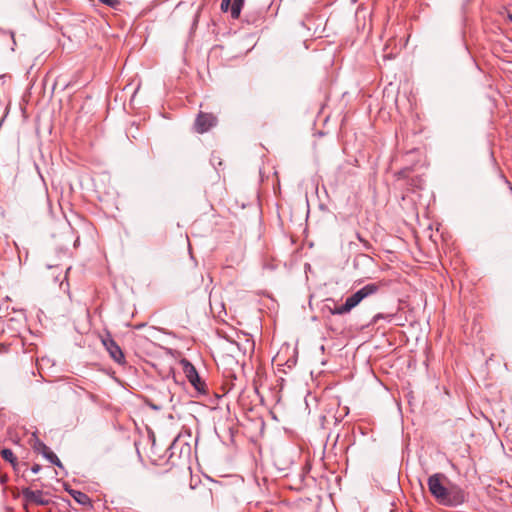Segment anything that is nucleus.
I'll use <instances>...</instances> for the list:
<instances>
[{"instance_id": "f257e3e1", "label": "nucleus", "mask_w": 512, "mask_h": 512, "mask_svg": "<svg viewBox=\"0 0 512 512\" xmlns=\"http://www.w3.org/2000/svg\"><path fill=\"white\" fill-rule=\"evenodd\" d=\"M427 485L431 495L443 506L457 507L466 502L465 491L459 485L450 482L442 473L431 475Z\"/></svg>"}, {"instance_id": "f03ea898", "label": "nucleus", "mask_w": 512, "mask_h": 512, "mask_svg": "<svg viewBox=\"0 0 512 512\" xmlns=\"http://www.w3.org/2000/svg\"><path fill=\"white\" fill-rule=\"evenodd\" d=\"M180 364L183 368V372L190 382V384L200 393L206 394L207 386L206 383L200 378L195 366L187 359H182Z\"/></svg>"}, {"instance_id": "7ed1b4c3", "label": "nucleus", "mask_w": 512, "mask_h": 512, "mask_svg": "<svg viewBox=\"0 0 512 512\" xmlns=\"http://www.w3.org/2000/svg\"><path fill=\"white\" fill-rule=\"evenodd\" d=\"M380 284L378 283H369L357 290L355 293L346 298V302L351 309L355 308L358 304H360L365 298L376 294L379 291Z\"/></svg>"}, {"instance_id": "20e7f679", "label": "nucleus", "mask_w": 512, "mask_h": 512, "mask_svg": "<svg viewBox=\"0 0 512 512\" xmlns=\"http://www.w3.org/2000/svg\"><path fill=\"white\" fill-rule=\"evenodd\" d=\"M21 494L24 501V507L27 508L29 504H35V505H41L46 506L51 501L49 499H45L43 497V491L42 490H32L29 487L22 488Z\"/></svg>"}, {"instance_id": "39448f33", "label": "nucleus", "mask_w": 512, "mask_h": 512, "mask_svg": "<svg viewBox=\"0 0 512 512\" xmlns=\"http://www.w3.org/2000/svg\"><path fill=\"white\" fill-rule=\"evenodd\" d=\"M102 344L106 348V350L109 353L110 357L115 362H117L118 364H124L125 363V356L123 354L122 349L114 341V339L111 337L110 334H107L105 337L102 338Z\"/></svg>"}, {"instance_id": "423d86ee", "label": "nucleus", "mask_w": 512, "mask_h": 512, "mask_svg": "<svg viewBox=\"0 0 512 512\" xmlns=\"http://www.w3.org/2000/svg\"><path fill=\"white\" fill-rule=\"evenodd\" d=\"M32 448L36 453L41 454L50 463L63 469V464L61 463L57 455L53 451H51L50 448L44 442H42L38 438H35L32 444Z\"/></svg>"}, {"instance_id": "0eeeda50", "label": "nucleus", "mask_w": 512, "mask_h": 512, "mask_svg": "<svg viewBox=\"0 0 512 512\" xmlns=\"http://www.w3.org/2000/svg\"><path fill=\"white\" fill-rule=\"evenodd\" d=\"M217 124V118L211 113L200 112L195 120V130L198 133H205Z\"/></svg>"}, {"instance_id": "6e6552de", "label": "nucleus", "mask_w": 512, "mask_h": 512, "mask_svg": "<svg viewBox=\"0 0 512 512\" xmlns=\"http://www.w3.org/2000/svg\"><path fill=\"white\" fill-rule=\"evenodd\" d=\"M69 493L77 503L84 506L91 505V499L86 493L77 490H70Z\"/></svg>"}, {"instance_id": "1a4fd4ad", "label": "nucleus", "mask_w": 512, "mask_h": 512, "mask_svg": "<svg viewBox=\"0 0 512 512\" xmlns=\"http://www.w3.org/2000/svg\"><path fill=\"white\" fill-rule=\"evenodd\" d=\"M244 0H234L231 5V17L233 19H238L241 13V9L243 7Z\"/></svg>"}, {"instance_id": "9d476101", "label": "nucleus", "mask_w": 512, "mask_h": 512, "mask_svg": "<svg viewBox=\"0 0 512 512\" xmlns=\"http://www.w3.org/2000/svg\"><path fill=\"white\" fill-rule=\"evenodd\" d=\"M0 454H1V457H2L5 461H7V462L11 463L13 466H15V465H16V463H17V458H16V456L14 455V453H13V451H12L11 449H9V448H4V449H2V450H1V453H0Z\"/></svg>"}, {"instance_id": "9b49d317", "label": "nucleus", "mask_w": 512, "mask_h": 512, "mask_svg": "<svg viewBox=\"0 0 512 512\" xmlns=\"http://www.w3.org/2000/svg\"><path fill=\"white\" fill-rule=\"evenodd\" d=\"M351 310L352 309L349 307V305L345 301L342 305H339V306L335 305L334 308H330V313L333 315H343V314L349 313Z\"/></svg>"}, {"instance_id": "f8f14e48", "label": "nucleus", "mask_w": 512, "mask_h": 512, "mask_svg": "<svg viewBox=\"0 0 512 512\" xmlns=\"http://www.w3.org/2000/svg\"><path fill=\"white\" fill-rule=\"evenodd\" d=\"M100 2L111 8H117L120 5L119 0H100Z\"/></svg>"}, {"instance_id": "ddd939ff", "label": "nucleus", "mask_w": 512, "mask_h": 512, "mask_svg": "<svg viewBox=\"0 0 512 512\" xmlns=\"http://www.w3.org/2000/svg\"><path fill=\"white\" fill-rule=\"evenodd\" d=\"M231 5H232V4H231V0H222V2H221V9H222L223 11H227V10H228V8H229Z\"/></svg>"}, {"instance_id": "4468645a", "label": "nucleus", "mask_w": 512, "mask_h": 512, "mask_svg": "<svg viewBox=\"0 0 512 512\" xmlns=\"http://www.w3.org/2000/svg\"><path fill=\"white\" fill-rule=\"evenodd\" d=\"M356 237H357V239H358L361 243H363V245H364V247H365L366 249H369V248H370V244H369V242H368L367 240L363 239V238H362V236H361L359 233H357V234H356Z\"/></svg>"}, {"instance_id": "2eb2a0df", "label": "nucleus", "mask_w": 512, "mask_h": 512, "mask_svg": "<svg viewBox=\"0 0 512 512\" xmlns=\"http://www.w3.org/2000/svg\"><path fill=\"white\" fill-rule=\"evenodd\" d=\"M386 317H390V315L385 316V315H384V314H382V313H378V314H376V315L373 317L372 322H373V323H377L379 319H384V318H386Z\"/></svg>"}, {"instance_id": "dca6fc26", "label": "nucleus", "mask_w": 512, "mask_h": 512, "mask_svg": "<svg viewBox=\"0 0 512 512\" xmlns=\"http://www.w3.org/2000/svg\"><path fill=\"white\" fill-rule=\"evenodd\" d=\"M40 470H41V466H40L39 464H34V465L31 467V471H32L34 474H37Z\"/></svg>"}, {"instance_id": "f3484780", "label": "nucleus", "mask_w": 512, "mask_h": 512, "mask_svg": "<svg viewBox=\"0 0 512 512\" xmlns=\"http://www.w3.org/2000/svg\"><path fill=\"white\" fill-rule=\"evenodd\" d=\"M177 442H178V437H177V438H175V439L173 440V442L171 443V445H170V447H169V450H174V449H176Z\"/></svg>"}, {"instance_id": "a211bd4d", "label": "nucleus", "mask_w": 512, "mask_h": 512, "mask_svg": "<svg viewBox=\"0 0 512 512\" xmlns=\"http://www.w3.org/2000/svg\"><path fill=\"white\" fill-rule=\"evenodd\" d=\"M151 407H152L153 409H155V410L160 409V407H158V406H156V405H151Z\"/></svg>"}]
</instances>
